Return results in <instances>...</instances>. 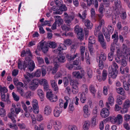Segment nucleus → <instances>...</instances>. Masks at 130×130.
<instances>
[{
    "label": "nucleus",
    "instance_id": "nucleus-43",
    "mask_svg": "<svg viewBox=\"0 0 130 130\" xmlns=\"http://www.w3.org/2000/svg\"><path fill=\"white\" fill-rule=\"evenodd\" d=\"M90 125L89 122L88 121H86L84 122L83 128L89 129Z\"/></svg>",
    "mask_w": 130,
    "mask_h": 130
},
{
    "label": "nucleus",
    "instance_id": "nucleus-47",
    "mask_svg": "<svg viewBox=\"0 0 130 130\" xmlns=\"http://www.w3.org/2000/svg\"><path fill=\"white\" fill-rule=\"evenodd\" d=\"M37 94L39 97L41 98H44V94L42 90L41 89H39L37 91Z\"/></svg>",
    "mask_w": 130,
    "mask_h": 130
},
{
    "label": "nucleus",
    "instance_id": "nucleus-53",
    "mask_svg": "<svg viewBox=\"0 0 130 130\" xmlns=\"http://www.w3.org/2000/svg\"><path fill=\"white\" fill-rule=\"evenodd\" d=\"M123 86L125 90L127 91L129 90V87H130L127 83L124 82H123Z\"/></svg>",
    "mask_w": 130,
    "mask_h": 130
},
{
    "label": "nucleus",
    "instance_id": "nucleus-29",
    "mask_svg": "<svg viewBox=\"0 0 130 130\" xmlns=\"http://www.w3.org/2000/svg\"><path fill=\"white\" fill-rule=\"evenodd\" d=\"M97 117L93 116L91 118V123L93 126H95L98 123L96 118Z\"/></svg>",
    "mask_w": 130,
    "mask_h": 130
},
{
    "label": "nucleus",
    "instance_id": "nucleus-24",
    "mask_svg": "<svg viewBox=\"0 0 130 130\" xmlns=\"http://www.w3.org/2000/svg\"><path fill=\"white\" fill-rule=\"evenodd\" d=\"M76 57H78V53H76L73 56L67 54L66 55V58L69 61L74 60Z\"/></svg>",
    "mask_w": 130,
    "mask_h": 130
},
{
    "label": "nucleus",
    "instance_id": "nucleus-25",
    "mask_svg": "<svg viewBox=\"0 0 130 130\" xmlns=\"http://www.w3.org/2000/svg\"><path fill=\"white\" fill-rule=\"evenodd\" d=\"M101 28L100 26H95V30L94 31V34L96 37H98L100 35H101V34H102L100 31Z\"/></svg>",
    "mask_w": 130,
    "mask_h": 130
},
{
    "label": "nucleus",
    "instance_id": "nucleus-6",
    "mask_svg": "<svg viewBox=\"0 0 130 130\" xmlns=\"http://www.w3.org/2000/svg\"><path fill=\"white\" fill-rule=\"evenodd\" d=\"M32 104L34 112L36 114L38 113L39 112V107L37 100L35 99H33Z\"/></svg>",
    "mask_w": 130,
    "mask_h": 130
},
{
    "label": "nucleus",
    "instance_id": "nucleus-52",
    "mask_svg": "<svg viewBox=\"0 0 130 130\" xmlns=\"http://www.w3.org/2000/svg\"><path fill=\"white\" fill-rule=\"evenodd\" d=\"M119 64L123 67H125L127 65V62L125 59L121 58V61Z\"/></svg>",
    "mask_w": 130,
    "mask_h": 130
},
{
    "label": "nucleus",
    "instance_id": "nucleus-28",
    "mask_svg": "<svg viewBox=\"0 0 130 130\" xmlns=\"http://www.w3.org/2000/svg\"><path fill=\"white\" fill-rule=\"evenodd\" d=\"M102 31L104 34L107 41L108 42H109L110 40V33L106 32L105 31V30L104 31Z\"/></svg>",
    "mask_w": 130,
    "mask_h": 130
},
{
    "label": "nucleus",
    "instance_id": "nucleus-60",
    "mask_svg": "<svg viewBox=\"0 0 130 130\" xmlns=\"http://www.w3.org/2000/svg\"><path fill=\"white\" fill-rule=\"evenodd\" d=\"M41 69L38 70L35 73L34 76L38 77H40L41 75Z\"/></svg>",
    "mask_w": 130,
    "mask_h": 130
},
{
    "label": "nucleus",
    "instance_id": "nucleus-56",
    "mask_svg": "<svg viewBox=\"0 0 130 130\" xmlns=\"http://www.w3.org/2000/svg\"><path fill=\"white\" fill-rule=\"evenodd\" d=\"M71 41L70 39H67L64 41V44H63L66 46H69L71 44Z\"/></svg>",
    "mask_w": 130,
    "mask_h": 130
},
{
    "label": "nucleus",
    "instance_id": "nucleus-31",
    "mask_svg": "<svg viewBox=\"0 0 130 130\" xmlns=\"http://www.w3.org/2000/svg\"><path fill=\"white\" fill-rule=\"evenodd\" d=\"M59 11H60L61 12L62 11H65L67 10V8L65 5L62 4L59 6Z\"/></svg>",
    "mask_w": 130,
    "mask_h": 130
},
{
    "label": "nucleus",
    "instance_id": "nucleus-5",
    "mask_svg": "<svg viewBox=\"0 0 130 130\" xmlns=\"http://www.w3.org/2000/svg\"><path fill=\"white\" fill-rule=\"evenodd\" d=\"M47 46L48 45L45 42L43 43L40 42L38 46V48L40 50L41 49L44 53H45L48 51Z\"/></svg>",
    "mask_w": 130,
    "mask_h": 130
},
{
    "label": "nucleus",
    "instance_id": "nucleus-2",
    "mask_svg": "<svg viewBox=\"0 0 130 130\" xmlns=\"http://www.w3.org/2000/svg\"><path fill=\"white\" fill-rule=\"evenodd\" d=\"M78 27L77 25L75 27L74 31L77 34L78 39L80 40H83L84 38V33L82 28H77Z\"/></svg>",
    "mask_w": 130,
    "mask_h": 130
},
{
    "label": "nucleus",
    "instance_id": "nucleus-46",
    "mask_svg": "<svg viewBox=\"0 0 130 130\" xmlns=\"http://www.w3.org/2000/svg\"><path fill=\"white\" fill-rule=\"evenodd\" d=\"M72 88V92L74 94H76L78 92V90L77 86H73Z\"/></svg>",
    "mask_w": 130,
    "mask_h": 130
},
{
    "label": "nucleus",
    "instance_id": "nucleus-63",
    "mask_svg": "<svg viewBox=\"0 0 130 130\" xmlns=\"http://www.w3.org/2000/svg\"><path fill=\"white\" fill-rule=\"evenodd\" d=\"M123 100L122 98H117L116 102L119 105H121L122 104V101Z\"/></svg>",
    "mask_w": 130,
    "mask_h": 130
},
{
    "label": "nucleus",
    "instance_id": "nucleus-14",
    "mask_svg": "<svg viewBox=\"0 0 130 130\" xmlns=\"http://www.w3.org/2000/svg\"><path fill=\"white\" fill-rule=\"evenodd\" d=\"M111 38L113 40V42L114 44H117L119 39L118 32H115L112 36Z\"/></svg>",
    "mask_w": 130,
    "mask_h": 130
},
{
    "label": "nucleus",
    "instance_id": "nucleus-32",
    "mask_svg": "<svg viewBox=\"0 0 130 130\" xmlns=\"http://www.w3.org/2000/svg\"><path fill=\"white\" fill-rule=\"evenodd\" d=\"M54 120L53 119H51L48 121V123L47 126V128L48 130H51L52 128V123H53Z\"/></svg>",
    "mask_w": 130,
    "mask_h": 130
},
{
    "label": "nucleus",
    "instance_id": "nucleus-35",
    "mask_svg": "<svg viewBox=\"0 0 130 130\" xmlns=\"http://www.w3.org/2000/svg\"><path fill=\"white\" fill-rule=\"evenodd\" d=\"M107 75V71L105 70H103L102 73V80L104 81L106 79Z\"/></svg>",
    "mask_w": 130,
    "mask_h": 130
},
{
    "label": "nucleus",
    "instance_id": "nucleus-42",
    "mask_svg": "<svg viewBox=\"0 0 130 130\" xmlns=\"http://www.w3.org/2000/svg\"><path fill=\"white\" fill-rule=\"evenodd\" d=\"M46 44L50 47L53 48H55L56 47V43L53 42H50Z\"/></svg>",
    "mask_w": 130,
    "mask_h": 130
},
{
    "label": "nucleus",
    "instance_id": "nucleus-34",
    "mask_svg": "<svg viewBox=\"0 0 130 130\" xmlns=\"http://www.w3.org/2000/svg\"><path fill=\"white\" fill-rule=\"evenodd\" d=\"M123 107H125L127 108L130 107V101L128 99H127L124 102Z\"/></svg>",
    "mask_w": 130,
    "mask_h": 130
},
{
    "label": "nucleus",
    "instance_id": "nucleus-54",
    "mask_svg": "<svg viewBox=\"0 0 130 130\" xmlns=\"http://www.w3.org/2000/svg\"><path fill=\"white\" fill-rule=\"evenodd\" d=\"M113 52H111L109 53L108 55V58L109 61H112L113 59Z\"/></svg>",
    "mask_w": 130,
    "mask_h": 130
},
{
    "label": "nucleus",
    "instance_id": "nucleus-39",
    "mask_svg": "<svg viewBox=\"0 0 130 130\" xmlns=\"http://www.w3.org/2000/svg\"><path fill=\"white\" fill-rule=\"evenodd\" d=\"M46 98H52L55 96L54 98H57V96L55 94H53L52 92L51 91H49L46 93Z\"/></svg>",
    "mask_w": 130,
    "mask_h": 130
},
{
    "label": "nucleus",
    "instance_id": "nucleus-61",
    "mask_svg": "<svg viewBox=\"0 0 130 130\" xmlns=\"http://www.w3.org/2000/svg\"><path fill=\"white\" fill-rule=\"evenodd\" d=\"M122 51L123 52L124 54H126V51L127 50V46L124 44H123L122 45Z\"/></svg>",
    "mask_w": 130,
    "mask_h": 130
},
{
    "label": "nucleus",
    "instance_id": "nucleus-22",
    "mask_svg": "<svg viewBox=\"0 0 130 130\" xmlns=\"http://www.w3.org/2000/svg\"><path fill=\"white\" fill-rule=\"evenodd\" d=\"M59 102L64 104V109H65L67 108L68 104V100L67 99L65 98H61L59 100Z\"/></svg>",
    "mask_w": 130,
    "mask_h": 130
},
{
    "label": "nucleus",
    "instance_id": "nucleus-44",
    "mask_svg": "<svg viewBox=\"0 0 130 130\" xmlns=\"http://www.w3.org/2000/svg\"><path fill=\"white\" fill-rule=\"evenodd\" d=\"M68 130H78L77 127L74 125H69L68 127Z\"/></svg>",
    "mask_w": 130,
    "mask_h": 130
},
{
    "label": "nucleus",
    "instance_id": "nucleus-16",
    "mask_svg": "<svg viewBox=\"0 0 130 130\" xmlns=\"http://www.w3.org/2000/svg\"><path fill=\"white\" fill-rule=\"evenodd\" d=\"M8 91L7 89L5 87H2L0 86V93L1 94V98H5L6 93Z\"/></svg>",
    "mask_w": 130,
    "mask_h": 130
},
{
    "label": "nucleus",
    "instance_id": "nucleus-64",
    "mask_svg": "<svg viewBox=\"0 0 130 130\" xmlns=\"http://www.w3.org/2000/svg\"><path fill=\"white\" fill-rule=\"evenodd\" d=\"M123 126L124 127L126 130H129L130 127L128 123L126 122H124L123 124Z\"/></svg>",
    "mask_w": 130,
    "mask_h": 130
},
{
    "label": "nucleus",
    "instance_id": "nucleus-27",
    "mask_svg": "<svg viewBox=\"0 0 130 130\" xmlns=\"http://www.w3.org/2000/svg\"><path fill=\"white\" fill-rule=\"evenodd\" d=\"M82 15L79 13L78 14V15L79 17L82 19V21H84L86 18L87 15L86 11V10H84L82 12Z\"/></svg>",
    "mask_w": 130,
    "mask_h": 130
},
{
    "label": "nucleus",
    "instance_id": "nucleus-13",
    "mask_svg": "<svg viewBox=\"0 0 130 130\" xmlns=\"http://www.w3.org/2000/svg\"><path fill=\"white\" fill-rule=\"evenodd\" d=\"M66 47L63 44H60L57 49L54 50V52L55 53L57 54H60L62 52L61 51L63 50H66Z\"/></svg>",
    "mask_w": 130,
    "mask_h": 130
},
{
    "label": "nucleus",
    "instance_id": "nucleus-8",
    "mask_svg": "<svg viewBox=\"0 0 130 130\" xmlns=\"http://www.w3.org/2000/svg\"><path fill=\"white\" fill-rule=\"evenodd\" d=\"M78 60H76L73 62V64L74 66V70H78L80 69L81 67L79 64V62L80 61V56L78 54Z\"/></svg>",
    "mask_w": 130,
    "mask_h": 130
},
{
    "label": "nucleus",
    "instance_id": "nucleus-45",
    "mask_svg": "<svg viewBox=\"0 0 130 130\" xmlns=\"http://www.w3.org/2000/svg\"><path fill=\"white\" fill-rule=\"evenodd\" d=\"M115 119V118H114L113 117L110 116L106 118L105 120L110 121L112 123H115L116 122V120Z\"/></svg>",
    "mask_w": 130,
    "mask_h": 130
},
{
    "label": "nucleus",
    "instance_id": "nucleus-4",
    "mask_svg": "<svg viewBox=\"0 0 130 130\" xmlns=\"http://www.w3.org/2000/svg\"><path fill=\"white\" fill-rule=\"evenodd\" d=\"M10 112L9 113V117H11V115L13 116H17L20 112L22 113H23L24 111L20 107H18V108H15L14 109L11 108L10 109Z\"/></svg>",
    "mask_w": 130,
    "mask_h": 130
},
{
    "label": "nucleus",
    "instance_id": "nucleus-3",
    "mask_svg": "<svg viewBox=\"0 0 130 130\" xmlns=\"http://www.w3.org/2000/svg\"><path fill=\"white\" fill-rule=\"evenodd\" d=\"M64 21L66 24L69 26H70L72 24L71 22L74 18L73 15H68L67 13H64Z\"/></svg>",
    "mask_w": 130,
    "mask_h": 130
},
{
    "label": "nucleus",
    "instance_id": "nucleus-55",
    "mask_svg": "<svg viewBox=\"0 0 130 130\" xmlns=\"http://www.w3.org/2000/svg\"><path fill=\"white\" fill-rule=\"evenodd\" d=\"M109 68H111L113 70H117L118 67L117 64L115 62H113L112 66L111 67H109Z\"/></svg>",
    "mask_w": 130,
    "mask_h": 130
},
{
    "label": "nucleus",
    "instance_id": "nucleus-59",
    "mask_svg": "<svg viewBox=\"0 0 130 130\" xmlns=\"http://www.w3.org/2000/svg\"><path fill=\"white\" fill-rule=\"evenodd\" d=\"M85 59L87 63L88 64H90V60L88 54H87L85 53Z\"/></svg>",
    "mask_w": 130,
    "mask_h": 130
},
{
    "label": "nucleus",
    "instance_id": "nucleus-11",
    "mask_svg": "<svg viewBox=\"0 0 130 130\" xmlns=\"http://www.w3.org/2000/svg\"><path fill=\"white\" fill-rule=\"evenodd\" d=\"M109 76L113 78H115L117 75V70H113L111 68H108Z\"/></svg>",
    "mask_w": 130,
    "mask_h": 130
},
{
    "label": "nucleus",
    "instance_id": "nucleus-48",
    "mask_svg": "<svg viewBox=\"0 0 130 130\" xmlns=\"http://www.w3.org/2000/svg\"><path fill=\"white\" fill-rule=\"evenodd\" d=\"M115 4L117 8H120L121 7L120 0H115Z\"/></svg>",
    "mask_w": 130,
    "mask_h": 130
},
{
    "label": "nucleus",
    "instance_id": "nucleus-58",
    "mask_svg": "<svg viewBox=\"0 0 130 130\" xmlns=\"http://www.w3.org/2000/svg\"><path fill=\"white\" fill-rule=\"evenodd\" d=\"M75 47H76V46L75 44H72L71 46V53H75L76 50Z\"/></svg>",
    "mask_w": 130,
    "mask_h": 130
},
{
    "label": "nucleus",
    "instance_id": "nucleus-36",
    "mask_svg": "<svg viewBox=\"0 0 130 130\" xmlns=\"http://www.w3.org/2000/svg\"><path fill=\"white\" fill-rule=\"evenodd\" d=\"M89 41L88 44H94L95 43V39L93 36H90L89 38Z\"/></svg>",
    "mask_w": 130,
    "mask_h": 130
},
{
    "label": "nucleus",
    "instance_id": "nucleus-10",
    "mask_svg": "<svg viewBox=\"0 0 130 130\" xmlns=\"http://www.w3.org/2000/svg\"><path fill=\"white\" fill-rule=\"evenodd\" d=\"M53 127L55 130H60L62 127V124L59 121L56 120L54 121Z\"/></svg>",
    "mask_w": 130,
    "mask_h": 130
},
{
    "label": "nucleus",
    "instance_id": "nucleus-12",
    "mask_svg": "<svg viewBox=\"0 0 130 130\" xmlns=\"http://www.w3.org/2000/svg\"><path fill=\"white\" fill-rule=\"evenodd\" d=\"M52 111L51 107L48 105L44 107L43 111L44 114L46 116L50 115Z\"/></svg>",
    "mask_w": 130,
    "mask_h": 130
},
{
    "label": "nucleus",
    "instance_id": "nucleus-23",
    "mask_svg": "<svg viewBox=\"0 0 130 130\" xmlns=\"http://www.w3.org/2000/svg\"><path fill=\"white\" fill-rule=\"evenodd\" d=\"M57 59L59 62L62 63L66 61L65 56L59 54L57 57Z\"/></svg>",
    "mask_w": 130,
    "mask_h": 130
},
{
    "label": "nucleus",
    "instance_id": "nucleus-62",
    "mask_svg": "<svg viewBox=\"0 0 130 130\" xmlns=\"http://www.w3.org/2000/svg\"><path fill=\"white\" fill-rule=\"evenodd\" d=\"M61 28L62 30H65L66 31H68L70 30V28L67 27L65 25H63L61 26Z\"/></svg>",
    "mask_w": 130,
    "mask_h": 130
},
{
    "label": "nucleus",
    "instance_id": "nucleus-30",
    "mask_svg": "<svg viewBox=\"0 0 130 130\" xmlns=\"http://www.w3.org/2000/svg\"><path fill=\"white\" fill-rule=\"evenodd\" d=\"M69 78L70 80V84L72 86V87L75 86H77L78 84L77 80H74L72 79L71 76H69Z\"/></svg>",
    "mask_w": 130,
    "mask_h": 130
},
{
    "label": "nucleus",
    "instance_id": "nucleus-26",
    "mask_svg": "<svg viewBox=\"0 0 130 130\" xmlns=\"http://www.w3.org/2000/svg\"><path fill=\"white\" fill-rule=\"evenodd\" d=\"M116 122H118L119 124H122L123 121V118L122 116L120 114L118 115L117 116L115 117Z\"/></svg>",
    "mask_w": 130,
    "mask_h": 130
},
{
    "label": "nucleus",
    "instance_id": "nucleus-9",
    "mask_svg": "<svg viewBox=\"0 0 130 130\" xmlns=\"http://www.w3.org/2000/svg\"><path fill=\"white\" fill-rule=\"evenodd\" d=\"M83 116L85 118H87L89 117L90 113L88 110V106L87 105H85L83 107Z\"/></svg>",
    "mask_w": 130,
    "mask_h": 130
},
{
    "label": "nucleus",
    "instance_id": "nucleus-18",
    "mask_svg": "<svg viewBox=\"0 0 130 130\" xmlns=\"http://www.w3.org/2000/svg\"><path fill=\"white\" fill-rule=\"evenodd\" d=\"M74 77L78 79H81L83 76H84V73L80 74L79 71H76L73 72L72 73Z\"/></svg>",
    "mask_w": 130,
    "mask_h": 130
},
{
    "label": "nucleus",
    "instance_id": "nucleus-49",
    "mask_svg": "<svg viewBox=\"0 0 130 130\" xmlns=\"http://www.w3.org/2000/svg\"><path fill=\"white\" fill-rule=\"evenodd\" d=\"M34 94V93L32 92H31L30 91H28L26 92L25 93V96L27 98H28L30 97H33Z\"/></svg>",
    "mask_w": 130,
    "mask_h": 130
},
{
    "label": "nucleus",
    "instance_id": "nucleus-20",
    "mask_svg": "<svg viewBox=\"0 0 130 130\" xmlns=\"http://www.w3.org/2000/svg\"><path fill=\"white\" fill-rule=\"evenodd\" d=\"M59 6H54L52 8V9L54 11L53 13L54 14H61V12L59 11Z\"/></svg>",
    "mask_w": 130,
    "mask_h": 130
},
{
    "label": "nucleus",
    "instance_id": "nucleus-57",
    "mask_svg": "<svg viewBox=\"0 0 130 130\" xmlns=\"http://www.w3.org/2000/svg\"><path fill=\"white\" fill-rule=\"evenodd\" d=\"M92 44H88V49L91 54H92L93 53V48Z\"/></svg>",
    "mask_w": 130,
    "mask_h": 130
},
{
    "label": "nucleus",
    "instance_id": "nucleus-41",
    "mask_svg": "<svg viewBox=\"0 0 130 130\" xmlns=\"http://www.w3.org/2000/svg\"><path fill=\"white\" fill-rule=\"evenodd\" d=\"M87 71L89 77H91L92 76V73L91 70L89 67L87 68Z\"/></svg>",
    "mask_w": 130,
    "mask_h": 130
},
{
    "label": "nucleus",
    "instance_id": "nucleus-17",
    "mask_svg": "<svg viewBox=\"0 0 130 130\" xmlns=\"http://www.w3.org/2000/svg\"><path fill=\"white\" fill-rule=\"evenodd\" d=\"M99 61L100 62H104L106 60V56L105 54L103 52H101L99 56Z\"/></svg>",
    "mask_w": 130,
    "mask_h": 130
},
{
    "label": "nucleus",
    "instance_id": "nucleus-7",
    "mask_svg": "<svg viewBox=\"0 0 130 130\" xmlns=\"http://www.w3.org/2000/svg\"><path fill=\"white\" fill-rule=\"evenodd\" d=\"M109 109L105 108L102 109L101 110L100 115L103 118H105L109 116Z\"/></svg>",
    "mask_w": 130,
    "mask_h": 130
},
{
    "label": "nucleus",
    "instance_id": "nucleus-21",
    "mask_svg": "<svg viewBox=\"0 0 130 130\" xmlns=\"http://www.w3.org/2000/svg\"><path fill=\"white\" fill-rule=\"evenodd\" d=\"M85 23V26L87 27V29H91L92 27V24L90 21L88 19H86L83 21Z\"/></svg>",
    "mask_w": 130,
    "mask_h": 130
},
{
    "label": "nucleus",
    "instance_id": "nucleus-37",
    "mask_svg": "<svg viewBox=\"0 0 130 130\" xmlns=\"http://www.w3.org/2000/svg\"><path fill=\"white\" fill-rule=\"evenodd\" d=\"M34 129L35 130H44L43 124H40L39 125V127L37 125H35L34 126Z\"/></svg>",
    "mask_w": 130,
    "mask_h": 130
},
{
    "label": "nucleus",
    "instance_id": "nucleus-1",
    "mask_svg": "<svg viewBox=\"0 0 130 130\" xmlns=\"http://www.w3.org/2000/svg\"><path fill=\"white\" fill-rule=\"evenodd\" d=\"M21 56L22 57L28 56L26 57L25 60L23 61V70H25V68L27 67L29 70L33 71L35 68V64L34 61L31 60L32 55L29 49L27 48L25 51L24 50L23 51Z\"/></svg>",
    "mask_w": 130,
    "mask_h": 130
},
{
    "label": "nucleus",
    "instance_id": "nucleus-50",
    "mask_svg": "<svg viewBox=\"0 0 130 130\" xmlns=\"http://www.w3.org/2000/svg\"><path fill=\"white\" fill-rule=\"evenodd\" d=\"M40 84L43 86L48 84L47 80L45 79H42L40 80Z\"/></svg>",
    "mask_w": 130,
    "mask_h": 130
},
{
    "label": "nucleus",
    "instance_id": "nucleus-51",
    "mask_svg": "<svg viewBox=\"0 0 130 130\" xmlns=\"http://www.w3.org/2000/svg\"><path fill=\"white\" fill-rule=\"evenodd\" d=\"M63 20L61 18L57 19H56L55 23L56 24H57L58 26L62 24Z\"/></svg>",
    "mask_w": 130,
    "mask_h": 130
},
{
    "label": "nucleus",
    "instance_id": "nucleus-19",
    "mask_svg": "<svg viewBox=\"0 0 130 130\" xmlns=\"http://www.w3.org/2000/svg\"><path fill=\"white\" fill-rule=\"evenodd\" d=\"M62 111L61 109H59V108L55 109L54 110L53 114L54 116L56 117H59Z\"/></svg>",
    "mask_w": 130,
    "mask_h": 130
},
{
    "label": "nucleus",
    "instance_id": "nucleus-33",
    "mask_svg": "<svg viewBox=\"0 0 130 130\" xmlns=\"http://www.w3.org/2000/svg\"><path fill=\"white\" fill-rule=\"evenodd\" d=\"M89 89L91 92L93 94V95H95V94L96 92V90L94 86L92 85H91L89 87Z\"/></svg>",
    "mask_w": 130,
    "mask_h": 130
},
{
    "label": "nucleus",
    "instance_id": "nucleus-38",
    "mask_svg": "<svg viewBox=\"0 0 130 130\" xmlns=\"http://www.w3.org/2000/svg\"><path fill=\"white\" fill-rule=\"evenodd\" d=\"M117 93L121 95H123L124 94V90L123 88L119 87L116 89Z\"/></svg>",
    "mask_w": 130,
    "mask_h": 130
},
{
    "label": "nucleus",
    "instance_id": "nucleus-40",
    "mask_svg": "<svg viewBox=\"0 0 130 130\" xmlns=\"http://www.w3.org/2000/svg\"><path fill=\"white\" fill-rule=\"evenodd\" d=\"M66 67L68 69L71 70L73 68L74 69V66L72 62H69L66 63Z\"/></svg>",
    "mask_w": 130,
    "mask_h": 130
},
{
    "label": "nucleus",
    "instance_id": "nucleus-15",
    "mask_svg": "<svg viewBox=\"0 0 130 130\" xmlns=\"http://www.w3.org/2000/svg\"><path fill=\"white\" fill-rule=\"evenodd\" d=\"M104 30L106 32L110 33V34H111L113 32L114 28L112 25H108L107 28L106 27H103L102 28V31H104Z\"/></svg>",
    "mask_w": 130,
    "mask_h": 130
}]
</instances>
